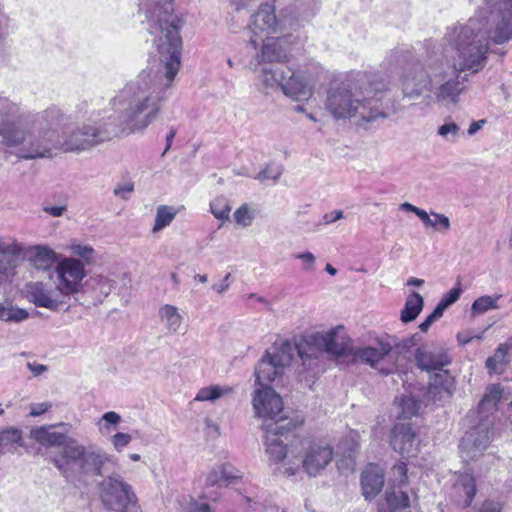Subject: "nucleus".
Masks as SVG:
<instances>
[{
	"instance_id": "nucleus-1",
	"label": "nucleus",
	"mask_w": 512,
	"mask_h": 512,
	"mask_svg": "<svg viewBox=\"0 0 512 512\" xmlns=\"http://www.w3.org/2000/svg\"><path fill=\"white\" fill-rule=\"evenodd\" d=\"M173 1L140 2L139 11L148 23L156 54L152 53L148 66L110 99L112 113L98 112L60 136L56 129L67 118L59 108L30 115L18 104L4 100L0 102V147H15L18 158L30 160L49 158L53 149L79 153L121 134L144 132L160 116L181 66L182 40L172 15Z\"/></svg>"
},
{
	"instance_id": "nucleus-2",
	"label": "nucleus",
	"mask_w": 512,
	"mask_h": 512,
	"mask_svg": "<svg viewBox=\"0 0 512 512\" xmlns=\"http://www.w3.org/2000/svg\"><path fill=\"white\" fill-rule=\"evenodd\" d=\"M475 15L464 24L446 29L443 45L455 51L451 63L427 41L423 62L407 68L401 78L405 98H419L425 91L440 106L456 105L465 91L467 75L480 72L487 64L489 43L504 44L512 39V0H484Z\"/></svg>"
},
{
	"instance_id": "nucleus-3",
	"label": "nucleus",
	"mask_w": 512,
	"mask_h": 512,
	"mask_svg": "<svg viewBox=\"0 0 512 512\" xmlns=\"http://www.w3.org/2000/svg\"><path fill=\"white\" fill-rule=\"evenodd\" d=\"M387 85L367 73H357L327 91L325 109L336 119L358 117L363 122L386 119L387 105L383 100Z\"/></svg>"
},
{
	"instance_id": "nucleus-4",
	"label": "nucleus",
	"mask_w": 512,
	"mask_h": 512,
	"mask_svg": "<svg viewBox=\"0 0 512 512\" xmlns=\"http://www.w3.org/2000/svg\"><path fill=\"white\" fill-rule=\"evenodd\" d=\"M58 426L64 427L67 424L59 423L32 429L31 437L42 446L61 448L50 459L67 481L81 480L87 476H102L105 465L117 463L113 455L97 445L85 446L65 433L52 431V428Z\"/></svg>"
},
{
	"instance_id": "nucleus-5",
	"label": "nucleus",
	"mask_w": 512,
	"mask_h": 512,
	"mask_svg": "<svg viewBox=\"0 0 512 512\" xmlns=\"http://www.w3.org/2000/svg\"><path fill=\"white\" fill-rule=\"evenodd\" d=\"M420 339L418 333L406 338L370 334L369 344L356 352H409ZM293 345L297 352H355L353 340L343 325L328 330H307L293 337Z\"/></svg>"
},
{
	"instance_id": "nucleus-6",
	"label": "nucleus",
	"mask_w": 512,
	"mask_h": 512,
	"mask_svg": "<svg viewBox=\"0 0 512 512\" xmlns=\"http://www.w3.org/2000/svg\"><path fill=\"white\" fill-rule=\"evenodd\" d=\"M254 416L264 420L266 453L271 462L278 464L286 458L288 440V421L278 415L283 411L281 396L268 385H255L252 393Z\"/></svg>"
},
{
	"instance_id": "nucleus-7",
	"label": "nucleus",
	"mask_w": 512,
	"mask_h": 512,
	"mask_svg": "<svg viewBox=\"0 0 512 512\" xmlns=\"http://www.w3.org/2000/svg\"><path fill=\"white\" fill-rule=\"evenodd\" d=\"M502 397L499 385L491 386L478 405L480 421L462 437L459 449L462 460L466 463L480 458L488 448L493 419L490 416L497 410L498 402Z\"/></svg>"
},
{
	"instance_id": "nucleus-8",
	"label": "nucleus",
	"mask_w": 512,
	"mask_h": 512,
	"mask_svg": "<svg viewBox=\"0 0 512 512\" xmlns=\"http://www.w3.org/2000/svg\"><path fill=\"white\" fill-rule=\"evenodd\" d=\"M21 257L27 258L38 269H47L58 261L57 253L48 246L24 247L15 239L0 238V285L15 275Z\"/></svg>"
},
{
	"instance_id": "nucleus-9",
	"label": "nucleus",
	"mask_w": 512,
	"mask_h": 512,
	"mask_svg": "<svg viewBox=\"0 0 512 512\" xmlns=\"http://www.w3.org/2000/svg\"><path fill=\"white\" fill-rule=\"evenodd\" d=\"M292 453L300 448L302 453V467L309 476H317L333 460V447L323 440L313 439L310 436L299 438L293 436L290 441Z\"/></svg>"
},
{
	"instance_id": "nucleus-10",
	"label": "nucleus",
	"mask_w": 512,
	"mask_h": 512,
	"mask_svg": "<svg viewBox=\"0 0 512 512\" xmlns=\"http://www.w3.org/2000/svg\"><path fill=\"white\" fill-rule=\"evenodd\" d=\"M411 500L407 478V466L400 462L393 466L392 477L383 497L378 501V512H410Z\"/></svg>"
},
{
	"instance_id": "nucleus-11",
	"label": "nucleus",
	"mask_w": 512,
	"mask_h": 512,
	"mask_svg": "<svg viewBox=\"0 0 512 512\" xmlns=\"http://www.w3.org/2000/svg\"><path fill=\"white\" fill-rule=\"evenodd\" d=\"M416 365L427 372L438 371L433 383L429 385L427 395L432 400H441L452 395V382L443 367L450 363L448 354H414Z\"/></svg>"
},
{
	"instance_id": "nucleus-12",
	"label": "nucleus",
	"mask_w": 512,
	"mask_h": 512,
	"mask_svg": "<svg viewBox=\"0 0 512 512\" xmlns=\"http://www.w3.org/2000/svg\"><path fill=\"white\" fill-rule=\"evenodd\" d=\"M100 498L104 506L112 511L127 509L136 504V495L123 477L112 473L100 483Z\"/></svg>"
},
{
	"instance_id": "nucleus-13",
	"label": "nucleus",
	"mask_w": 512,
	"mask_h": 512,
	"mask_svg": "<svg viewBox=\"0 0 512 512\" xmlns=\"http://www.w3.org/2000/svg\"><path fill=\"white\" fill-rule=\"evenodd\" d=\"M58 286L69 298L82 291V280L86 276L84 264L77 258H64L56 266Z\"/></svg>"
},
{
	"instance_id": "nucleus-14",
	"label": "nucleus",
	"mask_w": 512,
	"mask_h": 512,
	"mask_svg": "<svg viewBox=\"0 0 512 512\" xmlns=\"http://www.w3.org/2000/svg\"><path fill=\"white\" fill-rule=\"evenodd\" d=\"M27 297L36 306L52 311L60 310L67 304L68 299L58 285L52 286L43 282L27 284Z\"/></svg>"
},
{
	"instance_id": "nucleus-15",
	"label": "nucleus",
	"mask_w": 512,
	"mask_h": 512,
	"mask_svg": "<svg viewBox=\"0 0 512 512\" xmlns=\"http://www.w3.org/2000/svg\"><path fill=\"white\" fill-rule=\"evenodd\" d=\"M285 26V18H279L276 16L274 6L268 3L261 5L258 11L252 16V20L249 25L253 34L249 40L250 45L253 46L254 49L258 47V33L266 32L268 34H274L282 32L285 29Z\"/></svg>"
},
{
	"instance_id": "nucleus-16",
	"label": "nucleus",
	"mask_w": 512,
	"mask_h": 512,
	"mask_svg": "<svg viewBox=\"0 0 512 512\" xmlns=\"http://www.w3.org/2000/svg\"><path fill=\"white\" fill-rule=\"evenodd\" d=\"M282 354H264L255 370V385H268L282 382L286 366L282 362Z\"/></svg>"
},
{
	"instance_id": "nucleus-17",
	"label": "nucleus",
	"mask_w": 512,
	"mask_h": 512,
	"mask_svg": "<svg viewBox=\"0 0 512 512\" xmlns=\"http://www.w3.org/2000/svg\"><path fill=\"white\" fill-rule=\"evenodd\" d=\"M331 360L336 364L342 362L347 356H352L353 362L369 364L383 374L394 373L398 370L394 364L396 354H330Z\"/></svg>"
},
{
	"instance_id": "nucleus-18",
	"label": "nucleus",
	"mask_w": 512,
	"mask_h": 512,
	"mask_svg": "<svg viewBox=\"0 0 512 512\" xmlns=\"http://www.w3.org/2000/svg\"><path fill=\"white\" fill-rule=\"evenodd\" d=\"M391 446L403 457L415 455L418 441L416 432L410 424L397 423L394 425L391 435Z\"/></svg>"
},
{
	"instance_id": "nucleus-19",
	"label": "nucleus",
	"mask_w": 512,
	"mask_h": 512,
	"mask_svg": "<svg viewBox=\"0 0 512 512\" xmlns=\"http://www.w3.org/2000/svg\"><path fill=\"white\" fill-rule=\"evenodd\" d=\"M476 494L475 479L472 474L461 473L457 476L450 492L451 500L459 507L466 508Z\"/></svg>"
},
{
	"instance_id": "nucleus-20",
	"label": "nucleus",
	"mask_w": 512,
	"mask_h": 512,
	"mask_svg": "<svg viewBox=\"0 0 512 512\" xmlns=\"http://www.w3.org/2000/svg\"><path fill=\"white\" fill-rule=\"evenodd\" d=\"M242 473L230 463H221L213 466L205 477V487H227L237 483Z\"/></svg>"
},
{
	"instance_id": "nucleus-21",
	"label": "nucleus",
	"mask_w": 512,
	"mask_h": 512,
	"mask_svg": "<svg viewBox=\"0 0 512 512\" xmlns=\"http://www.w3.org/2000/svg\"><path fill=\"white\" fill-rule=\"evenodd\" d=\"M288 55V38L283 35L280 37H267L261 46L260 52L256 58L258 62H282Z\"/></svg>"
},
{
	"instance_id": "nucleus-22",
	"label": "nucleus",
	"mask_w": 512,
	"mask_h": 512,
	"mask_svg": "<svg viewBox=\"0 0 512 512\" xmlns=\"http://www.w3.org/2000/svg\"><path fill=\"white\" fill-rule=\"evenodd\" d=\"M314 89V78L308 68L293 71L290 76V99L295 101L308 100Z\"/></svg>"
},
{
	"instance_id": "nucleus-23",
	"label": "nucleus",
	"mask_w": 512,
	"mask_h": 512,
	"mask_svg": "<svg viewBox=\"0 0 512 512\" xmlns=\"http://www.w3.org/2000/svg\"><path fill=\"white\" fill-rule=\"evenodd\" d=\"M384 485V472L374 464L368 465L361 474L362 494L366 500L375 498Z\"/></svg>"
},
{
	"instance_id": "nucleus-24",
	"label": "nucleus",
	"mask_w": 512,
	"mask_h": 512,
	"mask_svg": "<svg viewBox=\"0 0 512 512\" xmlns=\"http://www.w3.org/2000/svg\"><path fill=\"white\" fill-rule=\"evenodd\" d=\"M261 81L266 94L280 92L283 96H288V80L282 68L263 69Z\"/></svg>"
},
{
	"instance_id": "nucleus-25",
	"label": "nucleus",
	"mask_w": 512,
	"mask_h": 512,
	"mask_svg": "<svg viewBox=\"0 0 512 512\" xmlns=\"http://www.w3.org/2000/svg\"><path fill=\"white\" fill-rule=\"evenodd\" d=\"M159 317L166 329L170 332H179L183 317L176 306L165 304L159 308Z\"/></svg>"
},
{
	"instance_id": "nucleus-26",
	"label": "nucleus",
	"mask_w": 512,
	"mask_h": 512,
	"mask_svg": "<svg viewBox=\"0 0 512 512\" xmlns=\"http://www.w3.org/2000/svg\"><path fill=\"white\" fill-rule=\"evenodd\" d=\"M423 306V297L418 292L410 293L401 311V321L404 323L414 321L422 311Z\"/></svg>"
},
{
	"instance_id": "nucleus-27",
	"label": "nucleus",
	"mask_w": 512,
	"mask_h": 512,
	"mask_svg": "<svg viewBox=\"0 0 512 512\" xmlns=\"http://www.w3.org/2000/svg\"><path fill=\"white\" fill-rule=\"evenodd\" d=\"M301 360L302 369L299 370L300 375L306 372L305 381L308 388H312L317 374L321 371L318 367L319 358L318 354H298Z\"/></svg>"
},
{
	"instance_id": "nucleus-28",
	"label": "nucleus",
	"mask_w": 512,
	"mask_h": 512,
	"mask_svg": "<svg viewBox=\"0 0 512 512\" xmlns=\"http://www.w3.org/2000/svg\"><path fill=\"white\" fill-rule=\"evenodd\" d=\"M22 431L15 427H8L0 431V452H14L16 445H21Z\"/></svg>"
},
{
	"instance_id": "nucleus-29",
	"label": "nucleus",
	"mask_w": 512,
	"mask_h": 512,
	"mask_svg": "<svg viewBox=\"0 0 512 512\" xmlns=\"http://www.w3.org/2000/svg\"><path fill=\"white\" fill-rule=\"evenodd\" d=\"M178 214V209L169 205H159L156 209V216L153 233H157L169 226Z\"/></svg>"
},
{
	"instance_id": "nucleus-30",
	"label": "nucleus",
	"mask_w": 512,
	"mask_h": 512,
	"mask_svg": "<svg viewBox=\"0 0 512 512\" xmlns=\"http://www.w3.org/2000/svg\"><path fill=\"white\" fill-rule=\"evenodd\" d=\"M27 310L13 306L9 302L0 303V321L20 323L28 319Z\"/></svg>"
},
{
	"instance_id": "nucleus-31",
	"label": "nucleus",
	"mask_w": 512,
	"mask_h": 512,
	"mask_svg": "<svg viewBox=\"0 0 512 512\" xmlns=\"http://www.w3.org/2000/svg\"><path fill=\"white\" fill-rule=\"evenodd\" d=\"M233 387L231 386H220V385H211L208 387L201 388L194 400L195 401H215L223 396L229 395L233 392Z\"/></svg>"
},
{
	"instance_id": "nucleus-32",
	"label": "nucleus",
	"mask_w": 512,
	"mask_h": 512,
	"mask_svg": "<svg viewBox=\"0 0 512 512\" xmlns=\"http://www.w3.org/2000/svg\"><path fill=\"white\" fill-rule=\"evenodd\" d=\"M502 297L501 294L495 296H480L474 300L471 306V312L474 315H481L489 310L498 309V301Z\"/></svg>"
},
{
	"instance_id": "nucleus-33",
	"label": "nucleus",
	"mask_w": 512,
	"mask_h": 512,
	"mask_svg": "<svg viewBox=\"0 0 512 512\" xmlns=\"http://www.w3.org/2000/svg\"><path fill=\"white\" fill-rule=\"evenodd\" d=\"M422 401L415 395H404L399 402L400 417L411 418L417 415Z\"/></svg>"
},
{
	"instance_id": "nucleus-34",
	"label": "nucleus",
	"mask_w": 512,
	"mask_h": 512,
	"mask_svg": "<svg viewBox=\"0 0 512 512\" xmlns=\"http://www.w3.org/2000/svg\"><path fill=\"white\" fill-rule=\"evenodd\" d=\"M230 211L229 200L224 196L216 197L210 202V212L218 220L225 221L229 219Z\"/></svg>"
},
{
	"instance_id": "nucleus-35",
	"label": "nucleus",
	"mask_w": 512,
	"mask_h": 512,
	"mask_svg": "<svg viewBox=\"0 0 512 512\" xmlns=\"http://www.w3.org/2000/svg\"><path fill=\"white\" fill-rule=\"evenodd\" d=\"M120 414L114 411L104 413L97 422L99 431L105 435L111 431V426H117L121 422Z\"/></svg>"
},
{
	"instance_id": "nucleus-36",
	"label": "nucleus",
	"mask_w": 512,
	"mask_h": 512,
	"mask_svg": "<svg viewBox=\"0 0 512 512\" xmlns=\"http://www.w3.org/2000/svg\"><path fill=\"white\" fill-rule=\"evenodd\" d=\"M510 354H493L486 361V367L490 373L501 374L508 362L507 356Z\"/></svg>"
},
{
	"instance_id": "nucleus-37",
	"label": "nucleus",
	"mask_w": 512,
	"mask_h": 512,
	"mask_svg": "<svg viewBox=\"0 0 512 512\" xmlns=\"http://www.w3.org/2000/svg\"><path fill=\"white\" fill-rule=\"evenodd\" d=\"M234 221L236 224L248 227L252 224L254 216L252 212L250 211V208L247 204L241 205L235 212H234Z\"/></svg>"
},
{
	"instance_id": "nucleus-38",
	"label": "nucleus",
	"mask_w": 512,
	"mask_h": 512,
	"mask_svg": "<svg viewBox=\"0 0 512 512\" xmlns=\"http://www.w3.org/2000/svg\"><path fill=\"white\" fill-rule=\"evenodd\" d=\"M283 170L280 165L276 163L268 164L265 169L260 171L256 176L260 181L271 180L275 182L282 174Z\"/></svg>"
},
{
	"instance_id": "nucleus-39",
	"label": "nucleus",
	"mask_w": 512,
	"mask_h": 512,
	"mask_svg": "<svg viewBox=\"0 0 512 512\" xmlns=\"http://www.w3.org/2000/svg\"><path fill=\"white\" fill-rule=\"evenodd\" d=\"M131 441L132 436L124 432H117L110 439L113 448L117 452L123 451V449L127 447L131 443Z\"/></svg>"
},
{
	"instance_id": "nucleus-40",
	"label": "nucleus",
	"mask_w": 512,
	"mask_h": 512,
	"mask_svg": "<svg viewBox=\"0 0 512 512\" xmlns=\"http://www.w3.org/2000/svg\"><path fill=\"white\" fill-rule=\"evenodd\" d=\"M70 249L74 255L84 259L86 262H89L94 254V249L90 245L72 244Z\"/></svg>"
},
{
	"instance_id": "nucleus-41",
	"label": "nucleus",
	"mask_w": 512,
	"mask_h": 512,
	"mask_svg": "<svg viewBox=\"0 0 512 512\" xmlns=\"http://www.w3.org/2000/svg\"><path fill=\"white\" fill-rule=\"evenodd\" d=\"M482 339V334L475 333L472 330L459 332L457 334V341L460 347H464L466 344L479 342Z\"/></svg>"
},
{
	"instance_id": "nucleus-42",
	"label": "nucleus",
	"mask_w": 512,
	"mask_h": 512,
	"mask_svg": "<svg viewBox=\"0 0 512 512\" xmlns=\"http://www.w3.org/2000/svg\"><path fill=\"white\" fill-rule=\"evenodd\" d=\"M431 216L434 220V223H436V227H433L434 229L442 233H445L450 229L451 224L447 216L436 212H431Z\"/></svg>"
},
{
	"instance_id": "nucleus-43",
	"label": "nucleus",
	"mask_w": 512,
	"mask_h": 512,
	"mask_svg": "<svg viewBox=\"0 0 512 512\" xmlns=\"http://www.w3.org/2000/svg\"><path fill=\"white\" fill-rule=\"evenodd\" d=\"M459 131V126L452 121L445 122L438 128V134L442 137H448L451 135L453 138H455L459 134Z\"/></svg>"
},
{
	"instance_id": "nucleus-44",
	"label": "nucleus",
	"mask_w": 512,
	"mask_h": 512,
	"mask_svg": "<svg viewBox=\"0 0 512 512\" xmlns=\"http://www.w3.org/2000/svg\"><path fill=\"white\" fill-rule=\"evenodd\" d=\"M461 293L462 290L459 286L453 287L443 295L440 302L448 308L459 299Z\"/></svg>"
},
{
	"instance_id": "nucleus-45",
	"label": "nucleus",
	"mask_w": 512,
	"mask_h": 512,
	"mask_svg": "<svg viewBox=\"0 0 512 512\" xmlns=\"http://www.w3.org/2000/svg\"><path fill=\"white\" fill-rule=\"evenodd\" d=\"M51 407L52 404L50 402L33 403L30 405L29 415L32 417L40 416L46 413Z\"/></svg>"
},
{
	"instance_id": "nucleus-46",
	"label": "nucleus",
	"mask_w": 512,
	"mask_h": 512,
	"mask_svg": "<svg viewBox=\"0 0 512 512\" xmlns=\"http://www.w3.org/2000/svg\"><path fill=\"white\" fill-rule=\"evenodd\" d=\"M134 185L131 182L118 186L114 189V195L121 199L127 200L129 195L133 192Z\"/></svg>"
},
{
	"instance_id": "nucleus-47",
	"label": "nucleus",
	"mask_w": 512,
	"mask_h": 512,
	"mask_svg": "<svg viewBox=\"0 0 512 512\" xmlns=\"http://www.w3.org/2000/svg\"><path fill=\"white\" fill-rule=\"evenodd\" d=\"M296 259H300L303 262V266L306 270H312L315 264V257L311 252L295 254Z\"/></svg>"
},
{
	"instance_id": "nucleus-48",
	"label": "nucleus",
	"mask_w": 512,
	"mask_h": 512,
	"mask_svg": "<svg viewBox=\"0 0 512 512\" xmlns=\"http://www.w3.org/2000/svg\"><path fill=\"white\" fill-rule=\"evenodd\" d=\"M502 508L499 502L486 500L480 506L478 512H501Z\"/></svg>"
},
{
	"instance_id": "nucleus-49",
	"label": "nucleus",
	"mask_w": 512,
	"mask_h": 512,
	"mask_svg": "<svg viewBox=\"0 0 512 512\" xmlns=\"http://www.w3.org/2000/svg\"><path fill=\"white\" fill-rule=\"evenodd\" d=\"M230 278H231V273H227L224 276V278L220 281V283L214 284L212 286V289L215 290L219 294H223L224 292H226L229 289V287L231 285Z\"/></svg>"
},
{
	"instance_id": "nucleus-50",
	"label": "nucleus",
	"mask_w": 512,
	"mask_h": 512,
	"mask_svg": "<svg viewBox=\"0 0 512 512\" xmlns=\"http://www.w3.org/2000/svg\"><path fill=\"white\" fill-rule=\"evenodd\" d=\"M206 433L211 437H217L220 435L219 426L211 418H206L205 421Z\"/></svg>"
},
{
	"instance_id": "nucleus-51",
	"label": "nucleus",
	"mask_w": 512,
	"mask_h": 512,
	"mask_svg": "<svg viewBox=\"0 0 512 512\" xmlns=\"http://www.w3.org/2000/svg\"><path fill=\"white\" fill-rule=\"evenodd\" d=\"M427 228L436 227V223L432 219L431 213L428 214L425 210L421 209L419 213L416 215Z\"/></svg>"
},
{
	"instance_id": "nucleus-52",
	"label": "nucleus",
	"mask_w": 512,
	"mask_h": 512,
	"mask_svg": "<svg viewBox=\"0 0 512 512\" xmlns=\"http://www.w3.org/2000/svg\"><path fill=\"white\" fill-rule=\"evenodd\" d=\"M187 512H214L207 503L193 502Z\"/></svg>"
},
{
	"instance_id": "nucleus-53",
	"label": "nucleus",
	"mask_w": 512,
	"mask_h": 512,
	"mask_svg": "<svg viewBox=\"0 0 512 512\" xmlns=\"http://www.w3.org/2000/svg\"><path fill=\"white\" fill-rule=\"evenodd\" d=\"M43 210L53 217H60L66 211V206H46Z\"/></svg>"
},
{
	"instance_id": "nucleus-54",
	"label": "nucleus",
	"mask_w": 512,
	"mask_h": 512,
	"mask_svg": "<svg viewBox=\"0 0 512 512\" xmlns=\"http://www.w3.org/2000/svg\"><path fill=\"white\" fill-rule=\"evenodd\" d=\"M27 367L33 373L34 376H39L47 370V367L45 365L38 364L35 362H28Z\"/></svg>"
},
{
	"instance_id": "nucleus-55",
	"label": "nucleus",
	"mask_w": 512,
	"mask_h": 512,
	"mask_svg": "<svg viewBox=\"0 0 512 512\" xmlns=\"http://www.w3.org/2000/svg\"><path fill=\"white\" fill-rule=\"evenodd\" d=\"M342 218H344L342 210H333L330 214H325L324 216V220L326 223H333Z\"/></svg>"
},
{
	"instance_id": "nucleus-56",
	"label": "nucleus",
	"mask_w": 512,
	"mask_h": 512,
	"mask_svg": "<svg viewBox=\"0 0 512 512\" xmlns=\"http://www.w3.org/2000/svg\"><path fill=\"white\" fill-rule=\"evenodd\" d=\"M485 123H486V120H484V119L472 122L468 128V134L470 136L476 134L483 127V125Z\"/></svg>"
},
{
	"instance_id": "nucleus-57",
	"label": "nucleus",
	"mask_w": 512,
	"mask_h": 512,
	"mask_svg": "<svg viewBox=\"0 0 512 512\" xmlns=\"http://www.w3.org/2000/svg\"><path fill=\"white\" fill-rule=\"evenodd\" d=\"M176 136V129L173 127L170 128L169 132L166 135V147L163 151V155H165L171 148L172 142Z\"/></svg>"
},
{
	"instance_id": "nucleus-58",
	"label": "nucleus",
	"mask_w": 512,
	"mask_h": 512,
	"mask_svg": "<svg viewBox=\"0 0 512 512\" xmlns=\"http://www.w3.org/2000/svg\"><path fill=\"white\" fill-rule=\"evenodd\" d=\"M446 309H447V307L439 301V303L436 305L435 309L433 310V312L430 315L434 319L438 320L443 316V313Z\"/></svg>"
},
{
	"instance_id": "nucleus-59",
	"label": "nucleus",
	"mask_w": 512,
	"mask_h": 512,
	"mask_svg": "<svg viewBox=\"0 0 512 512\" xmlns=\"http://www.w3.org/2000/svg\"><path fill=\"white\" fill-rule=\"evenodd\" d=\"M436 321L431 315H428L423 322L419 325L421 331L426 332L430 326Z\"/></svg>"
},
{
	"instance_id": "nucleus-60",
	"label": "nucleus",
	"mask_w": 512,
	"mask_h": 512,
	"mask_svg": "<svg viewBox=\"0 0 512 512\" xmlns=\"http://www.w3.org/2000/svg\"><path fill=\"white\" fill-rule=\"evenodd\" d=\"M400 209L403 211L412 212L415 215H417L419 213V211L421 210V208L416 207L408 202L402 203L400 205Z\"/></svg>"
},
{
	"instance_id": "nucleus-61",
	"label": "nucleus",
	"mask_w": 512,
	"mask_h": 512,
	"mask_svg": "<svg viewBox=\"0 0 512 512\" xmlns=\"http://www.w3.org/2000/svg\"><path fill=\"white\" fill-rule=\"evenodd\" d=\"M512 350V336L505 342L500 344L495 352H509Z\"/></svg>"
},
{
	"instance_id": "nucleus-62",
	"label": "nucleus",
	"mask_w": 512,
	"mask_h": 512,
	"mask_svg": "<svg viewBox=\"0 0 512 512\" xmlns=\"http://www.w3.org/2000/svg\"><path fill=\"white\" fill-rule=\"evenodd\" d=\"M304 422V417L300 413H296L293 417H290V427L291 426H298L301 425Z\"/></svg>"
},
{
	"instance_id": "nucleus-63",
	"label": "nucleus",
	"mask_w": 512,
	"mask_h": 512,
	"mask_svg": "<svg viewBox=\"0 0 512 512\" xmlns=\"http://www.w3.org/2000/svg\"><path fill=\"white\" fill-rule=\"evenodd\" d=\"M424 284V280L422 279H419V278H415V277H411L408 279L407 281V285L409 286H416V287H420Z\"/></svg>"
},
{
	"instance_id": "nucleus-64",
	"label": "nucleus",
	"mask_w": 512,
	"mask_h": 512,
	"mask_svg": "<svg viewBox=\"0 0 512 512\" xmlns=\"http://www.w3.org/2000/svg\"><path fill=\"white\" fill-rule=\"evenodd\" d=\"M247 299L255 300V301L260 302V303H266V300H265L264 297L258 296V295L254 294V293L248 294L247 295Z\"/></svg>"
}]
</instances>
